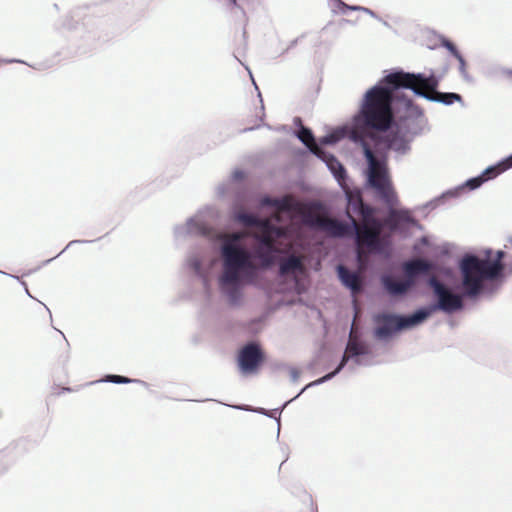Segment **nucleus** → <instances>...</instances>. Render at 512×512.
<instances>
[{"instance_id":"5","label":"nucleus","mask_w":512,"mask_h":512,"mask_svg":"<svg viewBox=\"0 0 512 512\" xmlns=\"http://www.w3.org/2000/svg\"><path fill=\"white\" fill-rule=\"evenodd\" d=\"M242 234L233 233L223 235L222 245L223 273L220 277L222 286L236 285L240 279V272L254 269V263L249 251L237 244Z\"/></svg>"},{"instance_id":"17","label":"nucleus","mask_w":512,"mask_h":512,"mask_svg":"<svg viewBox=\"0 0 512 512\" xmlns=\"http://www.w3.org/2000/svg\"><path fill=\"white\" fill-rule=\"evenodd\" d=\"M382 284L390 295L397 296L406 293L414 281L411 279L396 281L392 276L386 275L382 277Z\"/></svg>"},{"instance_id":"18","label":"nucleus","mask_w":512,"mask_h":512,"mask_svg":"<svg viewBox=\"0 0 512 512\" xmlns=\"http://www.w3.org/2000/svg\"><path fill=\"white\" fill-rule=\"evenodd\" d=\"M412 221L411 214L408 210L390 209L388 216L382 221L383 227L386 226L394 231L402 223H409Z\"/></svg>"},{"instance_id":"8","label":"nucleus","mask_w":512,"mask_h":512,"mask_svg":"<svg viewBox=\"0 0 512 512\" xmlns=\"http://www.w3.org/2000/svg\"><path fill=\"white\" fill-rule=\"evenodd\" d=\"M430 316V311H416L414 314L403 317L392 314H379L374 318L377 327L375 336L380 339L387 338L393 332L412 327Z\"/></svg>"},{"instance_id":"16","label":"nucleus","mask_w":512,"mask_h":512,"mask_svg":"<svg viewBox=\"0 0 512 512\" xmlns=\"http://www.w3.org/2000/svg\"><path fill=\"white\" fill-rule=\"evenodd\" d=\"M433 268V265L423 259H414L407 261L403 264V270L407 279L414 281V278L420 274H427Z\"/></svg>"},{"instance_id":"22","label":"nucleus","mask_w":512,"mask_h":512,"mask_svg":"<svg viewBox=\"0 0 512 512\" xmlns=\"http://www.w3.org/2000/svg\"><path fill=\"white\" fill-rule=\"evenodd\" d=\"M277 212H288L295 209L294 201L291 196H284L283 198L276 199Z\"/></svg>"},{"instance_id":"13","label":"nucleus","mask_w":512,"mask_h":512,"mask_svg":"<svg viewBox=\"0 0 512 512\" xmlns=\"http://www.w3.org/2000/svg\"><path fill=\"white\" fill-rule=\"evenodd\" d=\"M512 167V156L507 160L499 163L496 166L487 168L482 175L468 180L467 186L470 189H476L481 186L485 181L490 180L498 176L500 173Z\"/></svg>"},{"instance_id":"30","label":"nucleus","mask_w":512,"mask_h":512,"mask_svg":"<svg viewBox=\"0 0 512 512\" xmlns=\"http://www.w3.org/2000/svg\"><path fill=\"white\" fill-rule=\"evenodd\" d=\"M510 243L512 244V238L510 239ZM507 267L510 272H512V260L507 264Z\"/></svg>"},{"instance_id":"12","label":"nucleus","mask_w":512,"mask_h":512,"mask_svg":"<svg viewBox=\"0 0 512 512\" xmlns=\"http://www.w3.org/2000/svg\"><path fill=\"white\" fill-rule=\"evenodd\" d=\"M347 215L352 221L355 215L360 216L361 219L368 218L375 215L376 209L363 202L362 196L359 192H348Z\"/></svg>"},{"instance_id":"28","label":"nucleus","mask_w":512,"mask_h":512,"mask_svg":"<svg viewBox=\"0 0 512 512\" xmlns=\"http://www.w3.org/2000/svg\"><path fill=\"white\" fill-rule=\"evenodd\" d=\"M459 62V70L461 72V74L463 76H466L467 75V72H466V62L464 60V58L462 57V55H460V58H456Z\"/></svg>"},{"instance_id":"29","label":"nucleus","mask_w":512,"mask_h":512,"mask_svg":"<svg viewBox=\"0 0 512 512\" xmlns=\"http://www.w3.org/2000/svg\"><path fill=\"white\" fill-rule=\"evenodd\" d=\"M413 105V102L411 99H405V106L407 108L411 107Z\"/></svg>"},{"instance_id":"32","label":"nucleus","mask_w":512,"mask_h":512,"mask_svg":"<svg viewBox=\"0 0 512 512\" xmlns=\"http://www.w3.org/2000/svg\"><path fill=\"white\" fill-rule=\"evenodd\" d=\"M371 138H375V133H370Z\"/></svg>"},{"instance_id":"21","label":"nucleus","mask_w":512,"mask_h":512,"mask_svg":"<svg viewBox=\"0 0 512 512\" xmlns=\"http://www.w3.org/2000/svg\"><path fill=\"white\" fill-rule=\"evenodd\" d=\"M319 157L327 163V166L338 180H343L345 178V169L343 165L333 155H326L323 152Z\"/></svg>"},{"instance_id":"7","label":"nucleus","mask_w":512,"mask_h":512,"mask_svg":"<svg viewBox=\"0 0 512 512\" xmlns=\"http://www.w3.org/2000/svg\"><path fill=\"white\" fill-rule=\"evenodd\" d=\"M352 231L356 234V244L358 247V258H361L364 248L370 251L377 250L380 246V235L383 229L382 221L377 219L375 215L361 219L358 222L356 218H352Z\"/></svg>"},{"instance_id":"20","label":"nucleus","mask_w":512,"mask_h":512,"mask_svg":"<svg viewBox=\"0 0 512 512\" xmlns=\"http://www.w3.org/2000/svg\"><path fill=\"white\" fill-rule=\"evenodd\" d=\"M298 137L315 155L320 156L323 154V151L317 146L314 136L308 128L302 127L298 132Z\"/></svg>"},{"instance_id":"19","label":"nucleus","mask_w":512,"mask_h":512,"mask_svg":"<svg viewBox=\"0 0 512 512\" xmlns=\"http://www.w3.org/2000/svg\"><path fill=\"white\" fill-rule=\"evenodd\" d=\"M305 268L300 257L291 255L280 261L279 274L286 276L295 272H304Z\"/></svg>"},{"instance_id":"15","label":"nucleus","mask_w":512,"mask_h":512,"mask_svg":"<svg viewBox=\"0 0 512 512\" xmlns=\"http://www.w3.org/2000/svg\"><path fill=\"white\" fill-rule=\"evenodd\" d=\"M337 271L341 282L352 291L353 295L361 291L362 280L358 273L349 271L343 265H339Z\"/></svg>"},{"instance_id":"27","label":"nucleus","mask_w":512,"mask_h":512,"mask_svg":"<svg viewBox=\"0 0 512 512\" xmlns=\"http://www.w3.org/2000/svg\"><path fill=\"white\" fill-rule=\"evenodd\" d=\"M276 199L277 198H271V197H264L261 199V205L262 206H272V207H276Z\"/></svg>"},{"instance_id":"23","label":"nucleus","mask_w":512,"mask_h":512,"mask_svg":"<svg viewBox=\"0 0 512 512\" xmlns=\"http://www.w3.org/2000/svg\"><path fill=\"white\" fill-rule=\"evenodd\" d=\"M343 137V132L341 131H335L331 134H328L326 136H324L320 142L322 144H334L336 142H338L341 138Z\"/></svg>"},{"instance_id":"9","label":"nucleus","mask_w":512,"mask_h":512,"mask_svg":"<svg viewBox=\"0 0 512 512\" xmlns=\"http://www.w3.org/2000/svg\"><path fill=\"white\" fill-rule=\"evenodd\" d=\"M429 285L433 289L438 302L436 305L428 308L420 309L419 311H430V315L436 310H442L447 313L460 310L463 307L462 296L452 293L443 283H441L435 276L429 279Z\"/></svg>"},{"instance_id":"14","label":"nucleus","mask_w":512,"mask_h":512,"mask_svg":"<svg viewBox=\"0 0 512 512\" xmlns=\"http://www.w3.org/2000/svg\"><path fill=\"white\" fill-rule=\"evenodd\" d=\"M363 353H364V350H363L362 345H360L357 341L350 339L347 344V347H346V352H345L339 366L333 372L323 376L322 378L317 380L315 383H323V382L331 379L346 365L349 357L358 356Z\"/></svg>"},{"instance_id":"11","label":"nucleus","mask_w":512,"mask_h":512,"mask_svg":"<svg viewBox=\"0 0 512 512\" xmlns=\"http://www.w3.org/2000/svg\"><path fill=\"white\" fill-rule=\"evenodd\" d=\"M237 360L242 373H255L264 362V354L257 344L250 343L239 351Z\"/></svg>"},{"instance_id":"26","label":"nucleus","mask_w":512,"mask_h":512,"mask_svg":"<svg viewBox=\"0 0 512 512\" xmlns=\"http://www.w3.org/2000/svg\"><path fill=\"white\" fill-rule=\"evenodd\" d=\"M443 46L446 47L455 58H460L461 54L452 42L445 40Z\"/></svg>"},{"instance_id":"1","label":"nucleus","mask_w":512,"mask_h":512,"mask_svg":"<svg viewBox=\"0 0 512 512\" xmlns=\"http://www.w3.org/2000/svg\"><path fill=\"white\" fill-rule=\"evenodd\" d=\"M503 258L504 252L500 250L494 257L489 251L484 259L474 255L465 256L459 265L464 296L469 298L478 296L483 290L485 280H494L499 277L504 269Z\"/></svg>"},{"instance_id":"24","label":"nucleus","mask_w":512,"mask_h":512,"mask_svg":"<svg viewBox=\"0 0 512 512\" xmlns=\"http://www.w3.org/2000/svg\"><path fill=\"white\" fill-rule=\"evenodd\" d=\"M105 381L116 383V384H128L134 382V379H130L125 376L120 375H107Z\"/></svg>"},{"instance_id":"10","label":"nucleus","mask_w":512,"mask_h":512,"mask_svg":"<svg viewBox=\"0 0 512 512\" xmlns=\"http://www.w3.org/2000/svg\"><path fill=\"white\" fill-rule=\"evenodd\" d=\"M305 222L317 229L326 232L333 237H343L352 234L350 225L342 223L336 219L308 211L305 215Z\"/></svg>"},{"instance_id":"31","label":"nucleus","mask_w":512,"mask_h":512,"mask_svg":"<svg viewBox=\"0 0 512 512\" xmlns=\"http://www.w3.org/2000/svg\"><path fill=\"white\" fill-rule=\"evenodd\" d=\"M231 4L236 5V0H230Z\"/></svg>"},{"instance_id":"3","label":"nucleus","mask_w":512,"mask_h":512,"mask_svg":"<svg viewBox=\"0 0 512 512\" xmlns=\"http://www.w3.org/2000/svg\"><path fill=\"white\" fill-rule=\"evenodd\" d=\"M352 139L361 144L364 156L368 162V185L376 192L377 196L389 207L398 204V196L393 187L388 169L385 163L379 161L372 151L363 131L353 130Z\"/></svg>"},{"instance_id":"4","label":"nucleus","mask_w":512,"mask_h":512,"mask_svg":"<svg viewBox=\"0 0 512 512\" xmlns=\"http://www.w3.org/2000/svg\"><path fill=\"white\" fill-rule=\"evenodd\" d=\"M387 85V83H385ZM388 87L375 86L365 95V102L361 109V117L364 124L379 131L387 130L393 121L392 101L393 91L396 90L392 85Z\"/></svg>"},{"instance_id":"6","label":"nucleus","mask_w":512,"mask_h":512,"mask_svg":"<svg viewBox=\"0 0 512 512\" xmlns=\"http://www.w3.org/2000/svg\"><path fill=\"white\" fill-rule=\"evenodd\" d=\"M237 218L245 226H255L260 229L256 238L266 247V250L264 251L262 248H259L256 254L261 259L263 268L270 267L274 262L272 252L274 251L275 240L284 234L283 229L274 226L270 219H259L255 215L248 213H240Z\"/></svg>"},{"instance_id":"2","label":"nucleus","mask_w":512,"mask_h":512,"mask_svg":"<svg viewBox=\"0 0 512 512\" xmlns=\"http://www.w3.org/2000/svg\"><path fill=\"white\" fill-rule=\"evenodd\" d=\"M383 83L392 85L395 89L405 88L412 90L416 95L427 100L450 105L455 101H461V96L456 93H442L437 91L439 79L435 75L425 76L404 71H396L386 75Z\"/></svg>"},{"instance_id":"25","label":"nucleus","mask_w":512,"mask_h":512,"mask_svg":"<svg viewBox=\"0 0 512 512\" xmlns=\"http://www.w3.org/2000/svg\"><path fill=\"white\" fill-rule=\"evenodd\" d=\"M386 142H387V144H386L387 148H394V149H400L403 144L402 139H400V137H398L397 134L388 136L386 139Z\"/></svg>"}]
</instances>
